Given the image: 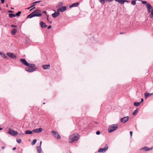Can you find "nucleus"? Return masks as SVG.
Segmentation results:
<instances>
[{
	"label": "nucleus",
	"mask_w": 153,
	"mask_h": 153,
	"mask_svg": "<svg viewBox=\"0 0 153 153\" xmlns=\"http://www.w3.org/2000/svg\"><path fill=\"white\" fill-rule=\"evenodd\" d=\"M78 134L77 133H75L71 134L69 137L68 141L69 143L73 142H76L79 140Z\"/></svg>",
	"instance_id": "1"
},
{
	"label": "nucleus",
	"mask_w": 153,
	"mask_h": 153,
	"mask_svg": "<svg viewBox=\"0 0 153 153\" xmlns=\"http://www.w3.org/2000/svg\"><path fill=\"white\" fill-rule=\"evenodd\" d=\"M20 61L23 65L28 68H33L36 65L35 64L28 63L25 59H20Z\"/></svg>",
	"instance_id": "2"
},
{
	"label": "nucleus",
	"mask_w": 153,
	"mask_h": 153,
	"mask_svg": "<svg viewBox=\"0 0 153 153\" xmlns=\"http://www.w3.org/2000/svg\"><path fill=\"white\" fill-rule=\"evenodd\" d=\"M118 127L117 124H114L111 125L108 128V132L109 133H111L116 130Z\"/></svg>",
	"instance_id": "3"
},
{
	"label": "nucleus",
	"mask_w": 153,
	"mask_h": 153,
	"mask_svg": "<svg viewBox=\"0 0 153 153\" xmlns=\"http://www.w3.org/2000/svg\"><path fill=\"white\" fill-rule=\"evenodd\" d=\"M35 17H40L42 16V13L41 10H36L33 12Z\"/></svg>",
	"instance_id": "4"
},
{
	"label": "nucleus",
	"mask_w": 153,
	"mask_h": 153,
	"mask_svg": "<svg viewBox=\"0 0 153 153\" xmlns=\"http://www.w3.org/2000/svg\"><path fill=\"white\" fill-rule=\"evenodd\" d=\"M8 133L13 136H16L18 134V132L16 131H14L10 128L9 129V131Z\"/></svg>",
	"instance_id": "5"
},
{
	"label": "nucleus",
	"mask_w": 153,
	"mask_h": 153,
	"mask_svg": "<svg viewBox=\"0 0 153 153\" xmlns=\"http://www.w3.org/2000/svg\"><path fill=\"white\" fill-rule=\"evenodd\" d=\"M51 133H52L54 136L57 139H59L61 138V137L58 132L56 131H55L53 130L51 131Z\"/></svg>",
	"instance_id": "6"
},
{
	"label": "nucleus",
	"mask_w": 153,
	"mask_h": 153,
	"mask_svg": "<svg viewBox=\"0 0 153 153\" xmlns=\"http://www.w3.org/2000/svg\"><path fill=\"white\" fill-rule=\"evenodd\" d=\"M7 55L9 57L12 59H16V56L13 53L8 52L6 53Z\"/></svg>",
	"instance_id": "7"
},
{
	"label": "nucleus",
	"mask_w": 153,
	"mask_h": 153,
	"mask_svg": "<svg viewBox=\"0 0 153 153\" xmlns=\"http://www.w3.org/2000/svg\"><path fill=\"white\" fill-rule=\"evenodd\" d=\"M108 149V146L107 144H105V147L103 148H101L98 151V152H105Z\"/></svg>",
	"instance_id": "8"
},
{
	"label": "nucleus",
	"mask_w": 153,
	"mask_h": 153,
	"mask_svg": "<svg viewBox=\"0 0 153 153\" xmlns=\"http://www.w3.org/2000/svg\"><path fill=\"white\" fill-rule=\"evenodd\" d=\"M25 70L28 72H33L36 70L37 69L36 68H30L28 67H25Z\"/></svg>",
	"instance_id": "9"
},
{
	"label": "nucleus",
	"mask_w": 153,
	"mask_h": 153,
	"mask_svg": "<svg viewBox=\"0 0 153 153\" xmlns=\"http://www.w3.org/2000/svg\"><path fill=\"white\" fill-rule=\"evenodd\" d=\"M128 116L124 117L120 119V121L122 123H125L128 121Z\"/></svg>",
	"instance_id": "10"
},
{
	"label": "nucleus",
	"mask_w": 153,
	"mask_h": 153,
	"mask_svg": "<svg viewBox=\"0 0 153 153\" xmlns=\"http://www.w3.org/2000/svg\"><path fill=\"white\" fill-rule=\"evenodd\" d=\"M152 148L153 147H152L151 148H150L147 146H145L141 149L140 150H144L146 151H148L152 149Z\"/></svg>",
	"instance_id": "11"
},
{
	"label": "nucleus",
	"mask_w": 153,
	"mask_h": 153,
	"mask_svg": "<svg viewBox=\"0 0 153 153\" xmlns=\"http://www.w3.org/2000/svg\"><path fill=\"white\" fill-rule=\"evenodd\" d=\"M39 25L42 28L45 27L47 26L46 24L43 21H41L39 23Z\"/></svg>",
	"instance_id": "12"
},
{
	"label": "nucleus",
	"mask_w": 153,
	"mask_h": 153,
	"mask_svg": "<svg viewBox=\"0 0 153 153\" xmlns=\"http://www.w3.org/2000/svg\"><path fill=\"white\" fill-rule=\"evenodd\" d=\"M79 4V2H76V3H74L73 4L71 5H70L69 6V7L70 8H71L74 7H76L77 6H78V5Z\"/></svg>",
	"instance_id": "13"
},
{
	"label": "nucleus",
	"mask_w": 153,
	"mask_h": 153,
	"mask_svg": "<svg viewBox=\"0 0 153 153\" xmlns=\"http://www.w3.org/2000/svg\"><path fill=\"white\" fill-rule=\"evenodd\" d=\"M50 65L49 64L45 65H42L43 68L45 70L49 69L50 68Z\"/></svg>",
	"instance_id": "14"
},
{
	"label": "nucleus",
	"mask_w": 153,
	"mask_h": 153,
	"mask_svg": "<svg viewBox=\"0 0 153 153\" xmlns=\"http://www.w3.org/2000/svg\"><path fill=\"white\" fill-rule=\"evenodd\" d=\"M36 149L38 153H41L42 151V149L41 146H36Z\"/></svg>",
	"instance_id": "15"
},
{
	"label": "nucleus",
	"mask_w": 153,
	"mask_h": 153,
	"mask_svg": "<svg viewBox=\"0 0 153 153\" xmlns=\"http://www.w3.org/2000/svg\"><path fill=\"white\" fill-rule=\"evenodd\" d=\"M59 8L61 12H63L65 11L67 9L66 7L65 6H63Z\"/></svg>",
	"instance_id": "16"
},
{
	"label": "nucleus",
	"mask_w": 153,
	"mask_h": 153,
	"mask_svg": "<svg viewBox=\"0 0 153 153\" xmlns=\"http://www.w3.org/2000/svg\"><path fill=\"white\" fill-rule=\"evenodd\" d=\"M153 94V93H144V96L145 98H147L148 97L150 96Z\"/></svg>",
	"instance_id": "17"
},
{
	"label": "nucleus",
	"mask_w": 153,
	"mask_h": 153,
	"mask_svg": "<svg viewBox=\"0 0 153 153\" xmlns=\"http://www.w3.org/2000/svg\"><path fill=\"white\" fill-rule=\"evenodd\" d=\"M43 129L42 128L40 127L39 128H36V133H39L42 132V131Z\"/></svg>",
	"instance_id": "18"
},
{
	"label": "nucleus",
	"mask_w": 153,
	"mask_h": 153,
	"mask_svg": "<svg viewBox=\"0 0 153 153\" xmlns=\"http://www.w3.org/2000/svg\"><path fill=\"white\" fill-rule=\"evenodd\" d=\"M41 1V0L38 1H36L34 2H33L32 4V6L28 8V9H29L30 8L32 7L33 6H34L35 5H36V4H37V3H40Z\"/></svg>",
	"instance_id": "19"
},
{
	"label": "nucleus",
	"mask_w": 153,
	"mask_h": 153,
	"mask_svg": "<svg viewBox=\"0 0 153 153\" xmlns=\"http://www.w3.org/2000/svg\"><path fill=\"white\" fill-rule=\"evenodd\" d=\"M59 15V13H56V12H55L54 13L52 14V17L54 18L56 17Z\"/></svg>",
	"instance_id": "20"
},
{
	"label": "nucleus",
	"mask_w": 153,
	"mask_h": 153,
	"mask_svg": "<svg viewBox=\"0 0 153 153\" xmlns=\"http://www.w3.org/2000/svg\"><path fill=\"white\" fill-rule=\"evenodd\" d=\"M34 15L32 12V13L28 15L26 19L27 18H31L33 17H34Z\"/></svg>",
	"instance_id": "21"
},
{
	"label": "nucleus",
	"mask_w": 153,
	"mask_h": 153,
	"mask_svg": "<svg viewBox=\"0 0 153 153\" xmlns=\"http://www.w3.org/2000/svg\"><path fill=\"white\" fill-rule=\"evenodd\" d=\"M138 108H137L135 110H134L132 113V114L134 116L136 115L138 112Z\"/></svg>",
	"instance_id": "22"
},
{
	"label": "nucleus",
	"mask_w": 153,
	"mask_h": 153,
	"mask_svg": "<svg viewBox=\"0 0 153 153\" xmlns=\"http://www.w3.org/2000/svg\"><path fill=\"white\" fill-rule=\"evenodd\" d=\"M16 28H13L12 30L11 33L12 35H14L16 34Z\"/></svg>",
	"instance_id": "23"
},
{
	"label": "nucleus",
	"mask_w": 153,
	"mask_h": 153,
	"mask_svg": "<svg viewBox=\"0 0 153 153\" xmlns=\"http://www.w3.org/2000/svg\"><path fill=\"white\" fill-rule=\"evenodd\" d=\"M25 134H31L33 133L32 131L29 130H27L25 131Z\"/></svg>",
	"instance_id": "24"
},
{
	"label": "nucleus",
	"mask_w": 153,
	"mask_h": 153,
	"mask_svg": "<svg viewBox=\"0 0 153 153\" xmlns=\"http://www.w3.org/2000/svg\"><path fill=\"white\" fill-rule=\"evenodd\" d=\"M146 7L147 9H151L152 7L149 3H148L146 4Z\"/></svg>",
	"instance_id": "25"
},
{
	"label": "nucleus",
	"mask_w": 153,
	"mask_h": 153,
	"mask_svg": "<svg viewBox=\"0 0 153 153\" xmlns=\"http://www.w3.org/2000/svg\"><path fill=\"white\" fill-rule=\"evenodd\" d=\"M140 103L139 102H135L134 103V105L135 106H138L140 105Z\"/></svg>",
	"instance_id": "26"
},
{
	"label": "nucleus",
	"mask_w": 153,
	"mask_h": 153,
	"mask_svg": "<svg viewBox=\"0 0 153 153\" xmlns=\"http://www.w3.org/2000/svg\"><path fill=\"white\" fill-rule=\"evenodd\" d=\"M150 18H152L153 17V9H152L151 13L149 15Z\"/></svg>",
	"instance_id": "27"
},
{
	"label": "nucleus",
	"mask_w": 153,
	"mask_h": 153,
	"mask_svg": "<svg viewBox=\"0 0 153 153\" xmlns=\"http://www.w3.org/2000/svg\"><path fill=\"white\" fill-rule=\"evenodd\" d=\"M1 56L4 59H7V58L6 55L4 53H2Z\"/></svg>",
	"instance_id": "28"
},
{
	"label": "nucleus",
	"mask_w": 153,
	"mask_h": 153,
	"mask_svg": "<svg viewBox=\"0 0 153 153\" xmlns=\"http://www.w3.org/2000/svg\"><path fill=\"white\" fill-rule=\"evenodd\" d=\"M9 16L10 18H12L15 17V14L13 13H10L9 14Z\"/></svg>",
	"instance_id": "29"
},
{
	"label": "nucleus",
	"mask_w": 153,
	"mask_h": 153,
	"mask_svg": "<svg viewBox=\"0 0 153 153\" xmlns=\"http://www.w3.org/2000/svg\"><path fill=\"white\" fill-rule=\"evenodd\" d=\"M21 11H19L16 14H15V17L16 16H20V14L21 13Z\"/></svg>",
	"instance_id": "30"
},
{
	"label": "nucleus",
	"mask_w": 153,
	"mask_h": 153,
	"mask_svg": "<svg viewBox=\"0 0 153 153\" xmlns=\"http://www.w3.org/2000/svg\"><path fill=\"white\" fill-rule=\"evenodd\" d=\"M37 140L36 139H34L31 143L32 145L33 146L36 143Z\"/></svg>",
	"instance_id": "31"
},
{
	"label": "nucleus",
	"mask_w": 153,
	"mask_h": 153,
	"mask_svg": "<svg viewBox=\"0 0 153 153\" xmlns=\"http://www.w3.org/2000/svg\"><path fill=\"white\" fill-rule=\"evenodd\" d=\"M99 123L94 122V123H93V126L95 127H98V126L97 125V124H98Z\"/></svg>",
	"instance_id": "32"
},
{
	"label": "nucleus",
	"mask_w": 153,
	"mask_h": 153,
	"mask_svg": "<svg viewBox=\"0 0 153 153\" xmlns=\"http://www.w3.org/2000/svg\"><path fill=\"white\" fill-rule=\"evenodd\" d=\"M125 2H127V3H129L130 2V1H129L127 0H122V3H121V4H123Z\"/></svg>",
	"instance_id": "33"
},
{
	"label": "nucleus",
	"mask_w": 153,
	"mask_h": 153,
	"mask_svg": "<svg viewBox=\"0 0 153 153\" xmlns=\"http://www.w3.org/2000/svg\"><path fill=\"white\" fill-rule=\"evenodd\" d=\"M137 0H133L131 1V4L133 5H135L136 4V1Z\"/></svg>",
	"instance_id": "34"
},
{
	"label": "nucleus",
	"mask_w": 153,
	"mask_h": 153,
	"mask_svg": "<svg viewBox=\"0 0 153 153\" xmlns=\"http://www.w3.org/2000/svg\"><path fill=\"white\" fill-rule=\"evenodd\" d=\"M16 141L18 143H19L21 142V140L20 139H16Z\"/></svg>",
	"instance_id": "35"
},
{
	"label": "nucleus",
	"mask_w": 153,
	"mask_h": 153,
	"mask_svg": "<svg viewBox=\"0 0 153 153\" xmlns=\"http://www.w3.org/2000/svg\"><path fill=\"white\" fill-rule=\"evenodd\" d=\"M140 1L142 2V3L143 4H147V2L146 1L141 0Z\"/></svg>",
	"instance_id": "36"
},
{
	"label": "nucleus",
	"mask_w": 153,
	"mask_h": 153,
	"mask_svg": "<svg viewBox=\"0 0 153 153\" xmlns=\"http://www.w3.org/2000/svg\"><path fill=\"white\" fill-rule=\"evenodd\" d=\"M46 16H47V21L50 23V24H51L52 23V22L49 21V19H48V17H49V15L48 14H46Z\"/></svg>",
	"instance_id": "37"
},
{
	"label": "nucleus",
	"mask_w": 153,
	"mask_h": 153,
	"mask_svg": "<svg viewBox=\"0 0 153 153\" xmlns=\"http://www.w3.org/2000/svg\"><path fill=\"white\" fill-rule=\"evenodd\" d=\"M116 2H119L120 4H121L122 1V0H114Z\"/></svg>",
	"instance_id": "38"
},
{
	"label": "nucleus",
	"mask_w": 153,
	"mask_h": 153,
	"mask_svg": "<svg viewBox=\"0 0 153 153\" xmlns=\"http://www.w3.org/2000/svg\"><path fill=\"white\" fill-rule=\"evenodd\" d=\"M99 1L102 4H103L105 3L104 0H99Z\"/></svg>",
	"instance_id": "39"
},
{
	"label": "nucleus",
	"mask_w": 153,
	"mask_h": 153,
	"mask_svg": "<svg viewBox=\"0 0 153 153\" xmlns=\"http://www.w3.org/2000/svg\"><path fill=\"white\" fill-rule=\"evenodd\" d=\"M100 131H97L96 132V134L97 135H99V134H100Z\"/></svg>",
	"instance_id": "40"
},
{
	"label": "nucleus",
	"mask_w": 153,
	"mask_h": 153,
	"mask_svg": "<svg viewBox=\"0 0 153 153\" xmlns=\"http://www.w3.org/2000/svg\"><path fill=\"white\" fill-rule=\"evenodd\" d=\"M59 11H60V8H59V9H58L57 10V12H56L58 13H59V14H60Z\"/></svg>",
	"instance_id": "41"
},
{
	"label": "nucleus",
	"mask_w": 153,
	"mask_h": 153,
	"mask_svg": "<svg viewBox=\"0 0 153 153\" xmlns=\"http://www.w3.org/2000/svg\"><path fill=\"white\" fill-rule=\"evenodd\" d=\"M42 13H44L45 14H46H46H47V11H41Z\"/></svg>",
	"instance_id": "42"
},
{
	"label": "nucleus",
	"mask_w": 153,
	"mask_h": 153,
	"mask_svg": "<svg viewBox=\"0 0 153 153\" xmlns=\"http://www.w3.org/2000/svg\"><path fill=\"white\" fill-rule=\"evenodd\" d=\"M62 5V2H59L58 4V6H61Z\"/></svg>",
	"instance_id": "43"
},
{
	"label": "nucleus",
	"mask_w": 153,
	"mask_h": 153,
	"mask_svg": "<svg viewBox=\"0 0 153 153\" xmlns=\"http://www.w3.org/2000/svg\"><path fill=\"white\" fill-rule=\"evenodd\" d=\"M11 27H17V26L15 25H11Z\"/></svg>",
	"instance_id": "44"
},
{
	"label": "nucleus",
	"mask_w": 153,
	"mask_h": 153,
	"mask_svg": "<svg viewBox=\"0 0 153 153\" xmlns=\"http://www.w3.org/2000/svg\"><path fill=\"white\" fill-rule=\"evenodd\" d=\"M32 131V133L33 132L36 133V128H34L33 129Z\"/></svg>",
	"instance_id": "45"
},
{
	"label": "nucleus",
	"mask_w": 153,
	"mask_h": 153,
	"mask_svg": "<svg viewBox=\"0 0 153 153\" xmlns=\"http://www.w3.org/2000/svg\"><path fill=\"white\" fill-rule=\"evenodd\" d=\"M26 42L27 43H29V40L27 39H26Z\"/></svg>",
	"instance_id": "46"
},
{
	"label": "nucleus",
	"mask_w": 153,
	"mask_h": 153,
	"mask_svg": "<svg viewBox=\"0 0 153 153\" xmlns=\"http://www.w3.org/2000/svg\"><path fill=\"white\" fill-rule=\"evenodd\" d=\"M144 101V100L143 99V98H142L141 99V101L140 102H139L141 104L142 102H143Z\"/></svg>",
	"instance_id": "47"
},
{
	"label": "nucleus",
	"mask_w": 153,
	"mask_h": 153,
	"mask_svg": "<svg viewBox=\"0 0 153 153\" xmlns=\"http://www.w3.org/2000/svg\"><path fill=\"white\" fill-rule=\"evenodd\" d=\"M133 132L132 131H130V135L131 136V137L132 136Z\"/></svg>",
	"instance_id": "48"
},
{
	"label": "nucleus",
	"mask_w": 153,
	"mask_h": 153,
	"mask_svg": "<svg viewBox=\"0 0 153 153\" xmlns=\"http://www.w3.org/2000/svg\"><path fill=\"white\" fill-rule=\"evenodd\" d=\"M51 25H49L48 27V29H51Z\"/></svg>",
	"instance_id": "49"
},
{
	"label": "nucleus",
	"mask_w": 153,
	"mask_h": 153,
	"mask_svg": "<svg viewBox=\"0 0 153 153\" xmlns=\"http://www.w3.org/2000/svg\"><path fill=\"white\" fill-rule=\"evenodd\" d=\"M1 2V3L2 4L4 3V0H0Z\"/></svg>",
	"instance_id": "50"
},
{
	"label": "nucleus",
	"mask_w": 153,
	"mask_h": 153,
	"mask_svg": "<svg viewBox=\"0 0 153 153\" xmlns=\"http://www.w3.org/2000/svg\"><path fill=\"white\" fill-rule=\"evenodd\" d=\"M147 11L148 12V13H150L151 12V9H147Z\"/></svg>",
	"instance_id": "51"
},
{
	"label": "nucleus",
	"mask_w": 153,
	"mask_h": 153,
	"mask_svg": "<svg viewBox=\"0 0 153 153\" xmlns=\"http://www.w3.org/2000/svg\"><path fill=\"white\" fill-rule=\"evenodd\" d=\"M13 12V11L9 10L8 11V13H12Z\"/></svg>",
	"instance_id": "52"
},
{
	"label": "nucleus",
	"mask_w": 153,
	"mask_h": 153,
	"mask_svg": "<svg viewBox=\"0 0 153 153\" xmlns=\"http://www.w3.org/2000/svg\"><path fill=\"white\" fill-rule=\"evenodd\" d=\"M16 149V147H14V148H13L12 149L13 150H15Z\"/></svg>",
	"instance_id": "53"
},
{
	"label": "nucleus",
	"mask_w": 153,
	"mask_h": 153,
	"mask_svg": "<svg viewBox=\"0 0 153 153\" xmlns=\"http://www.w3.org/2000/svg\"><path fill=\"white\" fill-rule=\"evenodd\" d=\"M113 0H107V1L108 2H111Z\"/></svg>",
	"instance_id": "54"
},
{
	"label": "nucleus",
	"mask_w": 153,
	"mask_h": 153,
	"mask_svg": "<svg viewBox=\"0 0 153 153\" xmlns=\"http://www.w3.org/2000/svg\"><path fill=\"white\" fill-rule=\"evenodd\" d=\"M40 146H41V145H42V141H41L40 142Z\"/></svg>",
	"instance_id": "55"
},
{
	"label": "nucleus",
	"mask_w": 153,
	"mask_h": 153,
	"mask_svg": "<svg viewBox=\"0 0 153 153\" xmlns=\"http://www.w3.org/2000/svg\"><path fill=\"white\" fill-rule=\"evenodd\" d=\"M5 147L4 146H2L1 147V148L2 149H4Z\"/></svg>",
	"instance_id": "56"
},
{
	"label": "nucleus",
	"mask_w": 153,
	"mask_h": 153,
	"mask_svg": "<svg viewBox=\"0 0 153 153\" xmlns=\"http://www.w3.org/2000/svg\"><path fill=\"white\" fill-rule=\"evenodd\" d=\"M6 7H8V4H7L6 5Z\"/></svg>",
	"instance_id": "57"
},
{
	"label": "nucleus",
	"mask_w": 153,
	"mask_h": 153,
	"mask_svg": "<svg viewBox=\"0 0 153 153\" xmlns=\"http://www.w3.org/2000/svg\"><path fill=\"white\" fill-rule=\"evenodd\" d=\"M107 1V0H104V1L105 2H105Z\"/></svg>",
	"instance_id": "58"
},
{
	"label": "nucleus",
	"mask_w": 153,
	"mask_h": 153,
	"mask_svg": "<svg viewBox=\"0 0 153 153\" xmlns=\"http://www.w3.org/2000/svg\"><path fill=\"white\" fill-rule=\"evenodd\" d=\"M2 128L0 127V130H1L2 129Z\"/></svg>",
	"instance_id": "59"
},
{
	"label": "nucleus",
	"mask_w": 153,
	"mask_h": 153,
	"mask_svg": "<svg viewBox=\"0 0 153 153\" xmlns=\"http://www.w3.org/2000/svg\"><path fill=\"white\" fill-rule=\"evenodd\" d=\"M33 10V8H32V9H30V11H31V10Z\"/></svg>",
	"instance_id": "60"
},
{
	"label": "nucleus",
	"mask_w": 153,
	"mask_h": 153,
	"mask_svg": "<svg viewBox=\"0 0 153 153\" xmlns=\"http://www.w3.org/2000/svg\"><path fill=\"white\" fill-rule=\"evenodd\" d=\"M23 134V133H22V134H19V135H20Z\"/></svg>",
	"instance_id": "61"
},
{
	"label": "nucleus",
	"mask_w": 153,
	"mask_h": 153,
	"mask_svg": "<svg viewBox=\"0 0 153 153\" xmlns=\"http://www.w3.org/2000/svg\"><path fill=\"white\" fill-rule=\"evenodd\" d=\"M10 8L11 9H14V8L13 7H10Z\"/></svg>",
	"instance_id": "62"
},
{
	"label": "nucleus",
	"mask_w": 153,
	"mask_h": 153,
	"mask_svg": "<svg viewBox=\"0 0 153 153\" xmlns=\"http://www.w3.org/2000/svg\"><path fill=\"white\" fill-rule=\"evenodd\" d=\"M33 7H33V9H35V8H36V7H34V6H33Z\"/></svg>",
	"instance_id": "63"
},
{
	"label": "nucleus",
	"mask_w": 153,
	"mask_h": 153,
	"mask_svg": "<svg viewBox=\"0 0 153 153\" xmlns=\"http://www.w3.org/2000/svg\"><path fill=\"white\" fill-rule=\"evenodd\" d=\"M2 52H1L0 51V55H1V53H2Z\"/></svg>",
	"instance_id": "64"
}]
</instances>
